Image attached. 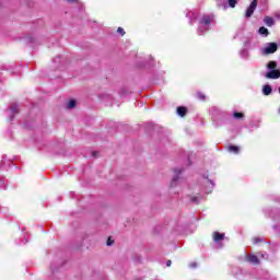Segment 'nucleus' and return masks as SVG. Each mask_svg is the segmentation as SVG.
<instances>
[{
    "label": "nucleus",
    "mask_w": 280,
    "mask_h": 280,
    "mask_svg": "<svg viewBox=\"0 0 280 280\" xmlns=\"http://www.w3.org/2000/svg\"><path fill=\"white\" fill-rule=\"evenodd\" d=\"M211 21H213V15H203L200 21L198 33L205 34L207 30H209V25H211Z\"/></svg>",
    "instance_id": "nucleus-1"
},
{
    "label": "nucleus",
    "mask_w": 280,
    "mask_h": 280,
    "mask_svg": "<svg viewBox=\"0 0 280 280\" xmlns=\"http://www.w3.org/2000/svg\"><path fill=\"white\" fill-rule=\"evenodd\" d=\"M277 49H278L277 43H269L262 49V54H265V56H268L270 54H275V51H277Z\"/></svg>",
    "instance_id": "nucleus-2"
},
{
    "label": "nucleus",
    "mask_w": 280,
    "mask_h": 280,
    "mask_svg": "<svg viewBox=\"0 0 280 280\" xmlns=\"http://www.w3.org/2000/svg\"><path fill=\"white\" fill-rule=\"evenodd\" d=\"M255 10H257V0H253L249 7L246 10L245 18L250 19L253 14L255 13Z\"/></svg>",
    "instance_id": "nucleus-3"
},
{
    "label": "nucleus",
    "mask_w": 280,
    "mask_h": 280,
    "mask_svg": "<svg viewBox=\"0 0 280 280\" xmlns=\"http://www.w3.org/2000/svg\"><path fill=\"white\" fill-rule=\"evenodd\" d=\"M266 78L269 80H279L280 78V71L279 70H271L267 72Z\"/></svg>",
    "instance_id": "nucleus-4"
},
{
    "label": "nucleus",
    "mask_w": 280,
    "mask_h": 280,
    "mask_svg": "<svg viewBox=\"0 0 280 280\" xmlns=\"http://www.w3.org/2000/svg\"><path fill=\"white\" fill-rule=\"evenodd\" d=\"M222 240H224V233H220V232L213 233V242H215V244L222 242Z\"/></svg>",
    "instance_id": "nucleus-5"
},
{
    "label": "nucleus",
    "mask_w": 280,
    "mask_h": 280,
    "mask_svg": "<svg viewBox=\"0 0 280 280\" xmlns=\"http://www.w3.org/2000/svg\"><path fill=\"white\" fill-rule=\"evenodd\" d=\"M177 114L179 117H185L187 115V107H177Z\"/></svg>",
    "instance_id": "nucleus-6"
},
{
    "label": "nucleus",
    "mask_w": 280,
    "mask_h": 280,
    "mask_svg": "<svg viewBox=\"0 0 280 280\" xmlns=\"http://www.w3.org/2000/svg\"><path fill=\"white\" fill-rule=\"evenodd\" d=\"M247 261H249L250 264H259V258H257V256L255 255H249L247 257Z\"/></svg>",
    "instance_id": "nucleus-7"
},
{
    "label": "nucleus",
    "mask_w": 280,
    "mask_h": 280,
    "mask_svg": "<svg viewBox=\"0 0 280 280\" xmlns=\"http://www.w3.org/2000/svg\"><path fill=\"white\" fill-rule=\"evenodd\" d=\"M264 22L266 23V25H268V27H272V25H275V20H272V18L270 16H266Z\"/></svg>",
    "instance_id": "nucleus-8"
},
{
    "label": "nucleus",
    "mask_w": 280,
    "mask_h": 280,
    "mask_svg": "<svg viewBox=\"0 0 280 280\" xmlns=\"http://www.w3.org/2000/svg\"><path fill=\"white\" fill-rule=\"evenodd\" d=\"M9 110H10V113H12V115H16V114L19 113V105L12 104V105L9 107Z\"/></svg>",
    "instance_id": "nucleus-9"
},
{
    "label": "nucleus",
    "mask_w": 280,
    "mask_h": 280,
    "mask_svg": "<svg viewBox=\"0 0 280 280\" xmlns=\"http://www.w3.org/2000/svg\"><path fill=\"white\" fill-rule=\"evenodd\" d=\"M264 95H270L272 93V88L270 85H265L262 89Z\"/></svg>",
    "instance_id": "nucleus-10"
},
{
    "label": "nucleus",
    "mask_w": 280,
    "mask_h": 280,
    "mask_svg": "<svg viewBox=\"0 0 280 280\" xmlns=\"http://www.w3.org/2000/svg\"><path fill=\"white\" fill-rule=\"evenodd\" d=\"M182 173H183V170H180V168H175V174H176V176L173 178L172 187H174V184L176 183V180H178V174H182Z\"/></svg>",
    "instance_id": "nucleus-11"
},
{
    "label": "nucleus",
    "mask_w": 280,
    "mask_h": 280,
    "mask_svg": "<svg viewBox=\"0 0 280 280\" xmlns=\"http://www.w3.org/2000/svg\"><path fill=\"white\" fill-rule=\"evenodd\" d=\"M258 32L261 36H268V28L264 26H261Z\"/></svg>",
    "instance_id": "nucleus-12"
},
{
    "label": "nucleus",
    "mask_w": 280,
    "mask_h": 280,
    "mask_svg": "<svg viewBox=\"0 0 280 280\" xmlns=\"http://www.w3.org/2000/svg\"><path fill=\"white\" fill-rule=\"evenodd\" d=\"M267 67L268 69H271V71H275V69H277V62L270 61Z\"/></svg>",
    "instance_id": "nucleus-13"
},
{
    "label": "nucleus",
    "mask_w": 280,
    "mask_h": 280,
    "mask_svg": "<svg viewBox=\"0 0 280 280\" xmlns=\"http://www.w3.org/2000/svg\"><path fill=\"white\" fill-rule=\"evenodd\" d=\"M229 150L231 152H234V154H237V152H240V147H235V145H230Z\"/></svg>",
    "instance_id": "nucleus-14"
},
{
    "label": "nucleus",
    "mask_w": 280,
    "mask_h": 280,
    "mask_svg": "<svg viewBox=\"0 0 280 280\" xmlns=\"http://www.w3.org/2000/svg\"><path fill=\"white\" fill-rule=\"evenodd\" d=\"M67 108H69V109L75 108V100H71V101L67 104Z\"/></svg>",
    "instance_id": "nucleus-15"
},
{
    "label": "nucleus",
    "mask_w": 280,
    "mask_h": 280,
    "mask_svg": "<svg viewBox=\"0 0 280 280\" xmlns=\"http://www.w3.org/2000/svg\"><path fill=\"white\" fill-rule=\"evenodd\" d=\"M228 3L230 8H235V5H237V0H228Z\"/></svg>",
    "instance_id": "nucleus-16"
},
{
    "label": "nucleus",
    "mask_w": 280,
    "mask_h": 280,
    "mask_svg": "<svg viewBox=\"0 0 280 280\" xmlns=\"http://www.w3.org/2000/svg\"><path fill=\"white\" fill-rule=\"evenodd\" d=\"M233 117H234V119H242V117H244V114L235 112L233 114Z\"/></svg>",
    "instance_id": "nucleus-17"
},
{
    "label": "nucleus",
    "mask_w": 280,
    "mask_h": 280,
    "mask_svg": "<svg viewBox=\"0 0 280 280\" xmlns=\"http://www.w3.org/2000/svg\"><path fill=\"white\" fill-rule=\"evenodd\" d=\"M117 32H118V34H121V36H124V34H126V31H124L122 27H118Z\"/></svg>",
    "instance_id": "nucleus-18"
},
{
    "label": "nucleus",
    "mask_w": 280,
    "mask_h": 280,
    "mask_svg": "<svg viewBox=\"0 0 280 280\" xmlns=\"http://www.w3.org/2000/svg\"><path fill=\"white\" fill-rule=\"evenodd\" d=\"M261 242V238H254V244H259Z\"/></svg>",
    "instance_id": "nucleus-19"
},
{
    "label": "nucleus",
    "mask_w": 280,
    "mask_h": 280,
    "mask_svg": "<svg viewBox=\"0 0 280 280\" xmlns=\"http://www.w3.org/2000/svg\"><path fill=\"white\" fill-rule=\"evenodd\" d=\"M107 246H113V241H110V238L107 240Z\"/></svg>",
    "instance_id": "nucleus-20"
},
{
    "label": "nucleus",
    "mask_w": 280,
    "mask_h": 280,
    "mask_svg": "<svg viewBox=\"0 0 280 280\" xmlns=\"http://www.w3.org/2000/svg\"><path fill=\"white\" fill-rule=\"evenodd\" d=\"M198 97H199V100H205V95L201 93L198 94Z\"/></svg>",
    "instance_id": "nucleus-21"
},
{
    "label": "nucleus",
    "mask_w": 280,
    "mask_h": 280,
    "mask_svg": "<svg viewBox=\"0 0 280 280\" xmlns=\"http://www.w3.org/2000/svg\"><path fill=\"white\" fill-rule=\"evenodd\" d=\"M166 266H167V268H170V266H172V260H167Z\"/></svg>",
    "instance_id": "nucleus-22"
},
{
    "label": "nucleus",
    "mask_w": 280,
    "mask_h": 280,
    "mask_svg": "<svg viewBox=\"0 0 280 280\" xmlns=\"http://www.w3.org/2000/svg\"><path fill=\"white\" fill-rule=\"evenodd\" d=\"M191 201H192V202H198V197H194V198L191 199Z\"/></svg>",
    "instance_id": "nucleus-23"
},
{
    "label": "nucleus",
    "mask_w": 280,
    "mask_h": 280,
    "mask_svg": "<svg viewBox=\"0 0 280 280\" xmlns=\"http://www.w3.org/2000/svg\"><path fill=\"white\" fill-rule=\"evenodd\" d=\"M196 266H197L196 262L190 264V268H196Z\"/></svg>",
    "instance_id": "nucleus-24"
},
{
    "label": "nucleus",
    "mask_w": 280,
    "mask_h": 280,
    "mask_svg": "<svg viewBox=\"0 0 280 280\" xmlns=\"http://www.w3.org/2000/svg\"><path fill=\"white\" fill-rule=\"evenodd\" d=\"M190 14H194V13H188L187 16H189Z\"/></svg>",
    "instance_id": "nucleus-25"
},
{
    "label": "nucleus",
    "mask_w": 280,
    "mask_h": 280,
    "mask_svg": "<svg viewBox=\"0 0 280 280\" xmlns=\"http://www.w3.org/2000/svg\"><path fill=\"white\" fill-rule=\"evenodd\" d=\"M218 5H221L220 2H218Z\"/></svg>",
    "instance_id": "nucleus-26"
}]
</instances>
